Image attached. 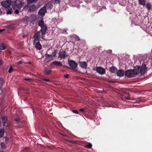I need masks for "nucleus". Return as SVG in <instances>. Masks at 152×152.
Instances as JSON below:
<instances>
[{"label":"nucleus","mask_w":152,"mask_h":152,"mask_svg":"<svg viewBox=\"0 0 152 152\" xmlns=\"http://www.w3.org/2000/svg\"><path fill=\"white\" fill-rule=\"evenodd\" d=\"M24 2L19 0H16L12 2V6L13 9H20L24 5Z\"/></svg>","instance_id":"f257e3e1"},{"label":"nucleus","mask_w":152,"mask_h":152,"mask_svg":"<svg viewBox=\"0 0 152 152\" xmlns=\"http://www.w3.org/2000/svg\"><path fill=\"white\" fill-rule=\"evenodd\" d=\"M47 12L46 6H44L42 7L39 11L37 16L39 18H42Z\"/></svg>","instance_id":"f03ea898"},{"label":"nucleus","mask_w":152,"mask_h":152,"mask_svg":"<svg viewBox=\"0 0 152 152\" xmlns=\"http://www.w3.org/2000/svg\"><path fill=\"white\" fill-rule=\"evenodd\" d=\"M134 69L128 70L125 72V76L129 78H132L134 77L135 75Z\"/></svg>","instance_id":"7ed1b4c3"},{"label":"nucleus","mask_w":152,"mask_h":152,"mask_svg":"<svg viewBox=\"0 0 152 152\" xmlns=\"http://www.w3.org/2000/svg\"><path fill=\"white\" fill-rule=\"evenodd\" d=\"M68 64L71 68V69L75 70L77 66V64L74 61L71 60L68 61Z\"/></svg>","instance_id":"20e7f679"},{"label":"nucleus","mask_w":152,"mask_h":152,"mask_svg":"<svg viewBox=\"0 0 152 152\" xmlns=\"http://www.w3.org/2000/svg\"><path fill=\"white\" fill-rule=\"evenodd\" d=\"M11 1L10 0H6L1 2V5L5 8L9 7L11 5Z\"/></svg>","instance_id":"39448f33"},{"label":"nucleus","mask_w":152,"mask_h":152,"mask_svg":"<svg viewBox=\"0 0 152 152\" xmlns=\"http://www.w3.org/2000/svg\"><path fill=\"white\" fill-rule=\"evenodd\" d=\"M55 66H62V64L60 61H55L52 62L51 64L50 65V67L51 68H53Z\"/></svg>","instance_id":"423d86ee"},{"label":"nucleus","mask_w":152,"mask_h":152,"mask_svg":"<svg viewBox=\"0 0 152 152\" xmlns=\"http://www.w3.org/2000/svg\"><path fill=\"white\" fill-rule=\"evenodd\" d=\"M38 9L37 6L34 4H29V12H34Z\"/></svg>","instance_id":"0eeeda50"},{"label":"nucleus","mask_w":152,"mask_h":152,"mask_svg":"<svg viewBox=\"0 0 152 152\" xmlns=\"http://www.w3.org/2000/svg\"><path fill=\"white\" fill-rule=\"evenodd\" d=\"M96 72L101 75H103L105 73V70L101 67H97L96 69Z\"/></svg>","instance_id":"6e6552de"},{"label":"nucleus","mask_w":152,"mask_h":152,"mask_svg":"<svg viewBox=\"0 0 152 152\" xmlns=\"http://www.w3.org/2000/svg\"><path fill=\"white\" fill-rule=\"evenodd\" d=\"M59 57L61 58H64L67 56L69 54H66L64 50L60 51L59 53Z\"/></svg>","instance_id":"1a4fd4ad"},{"label":"nucleus","mask_w":152,"mask_h":152,"mask_svg":"<svg viewBox=\"0 0 152 152\" xmlns=\"http://www.w3.org/2000/svg\"><path fill=\"white\" fill-rule=\"evenodd\" d=\"M116 74L117 75L120 77H123L124 74L125 75V73L124 71L122 69H119L118 70H117Z\"/></svg>","instance_id":"9d476101"},{"label":"nucleus","mask_w":152,"mask_h":152,"mask_svg":"<svg viewBox=\"0 0 152 152\" xmlns=\"http://www.w3.org/2000/svg\"><path fill=\"white\" fill-rule=\"evenodd\" d=\"M147 69L145 64H143L141 66V74L142 75H144L146 72Z\"/></svg>","instance_id":"9b49d317"},{"label":"nucleus","mask_w":152,"mask_h":152,"mask_svg":"<svg viewBox=\"0 0 152 152\" xmlns=\"http://www.w3.org/2000/svg\"><path fill=\"white\" fill-rule=\"evenodd\" d=\"M41 29L40 31L41 32V34L43 35H45L46 34L47 30V26H44L41 27Z\"/></svg>","instance_id":"f8f14e48"},{"label":"nucleus","mask_w":152,"mask_h":152,"mask_svg":"<svg viewBox=\"0 0 152 152\" xmlns=\"http://www.w3.org/2000/svg\"><path fill=\"white\" fill-rule=\"evenodd\" d=\"M80 66L83 69H86L87 64L86 62H80L79 63Z\"/></svg>","instance_id":"ddd939ff"},{"label":"nucleus","mask_w":152,"mask_h":152,"mask_svg":"<svg viewBox=\"0 0 152 152\" xmlns=\"http://www.w3.org/2000/svg\"><path fill=\"white\" fill-rule=\"evenodd\" d=\"M52 70L50 69H48L45 68L43 71V72L45 75H48L50 74Z\"/></svg>","instance_id":"4468645a"},{"label":"nucleus","mask_w":152,"mask_h":152,"mask_svg":"<svg viewBox=\"0 0 152 152\" xmlns=\"http://www.w3.org/2000/svg\"><path fill=\"white\" fill-rule=\"evenodd\" d=\"M134 72L135 75L141 73V66H137L136 68L134 69Z\"/></svg>","instance_id":"2eb2a0df"},{"label":"nucleus","mask_w":152,"mask_h":152,"mask_svg":"<svg viewBox=\"0 0 152 152\" xmlns=\"http://www.w3.org/2000/svg\"><path fill=\"white\" fill-rule=\"evenodd\" d=\"M40 33L39 31H37L36 32L34 35V38L35 40L38 41L39 39V36Z\"/></svg>","instance_id":"dca6fc26"},{"label":"nucleus","mask_w":152,"mask_h":152,"mask_svg":"<svg viewBox=\"0 0 152 152\" xmlns=\"http://www.w3.org/2000/svg\"><path fill=\"white\" fill-rule=\"evenodd\" d=\"M35 47L37 50H40L42 48V45L39 41L35 43Z\"/></svg>","instance_id":"f3484780"},{"label":"nucleus","mask_w":152,"mask_h":152,"mask_svg":"<svg viewBox=\"0 0 152 152\" xmlns=\"http://www.w3.org/2000/svg\"><path fill=\"white\" fill-rule=\"evenodd\" d=\"M38 23L39 26L40 27H42L46 25L45 24L44 20L42 18H41L40 20H39L38 22Z\"/></svg>","instance_id":"a211bd4d"},{"label":"nucleus","mask_w":152,"mask_h":152,"mask_svg":"<svg viewBox=\"0 0 152 152\" xmlns=\"http://www.w3.org/2000/svg\"><path fill=\"white\" fill-rule=\"evenodd\" d=\"M110 71L112 73H115L117 71V69L115 67L113 66L111 67H110L109 68Z\"/></svg>","instance_id":"6ab92c4d"},{"label":"nucleus","mask_w":152,"mask_h":152,"mask_svg":"<svg viewBox=\"0 0 152 152\" xmlns=\"http://www.w3.org/2000/svg\"><path fill=\"white\" fill-rule=\"evenodd\" d=\"M7 120V118L6 116L3 117L1 118L2 122L3 123V126H5Z\"/></svg>","instance_id":"aec40b11"},{"label":"nucleus","mask_w":152,"mask_h":152,"mask_svg":"<svg viewBox=\"0 0 152 152\" xmlns=\"http://www.w3.org/2000/svg\"><path fill=\"white\" fill-rule=\"evenodd\" d=\"M145 6L146 8L149 11L151 8L152 5L150 3L148 2L146 4H145Z\"/></svg>","instance_id":"412c9836"},{"label":"nucleus","mask_w":152,"mask_h":152,"mask_svg":"<svg viewBox=\"0 0 152 152\" xmlns=\"http://www.w3.org/2000/svg\"><path fill=\"white\" fill-rule=\"evenodd\" d=\"M53 3L54 5L58 4L59 5H60V3L61 0H53Z\"/></svg>","instance_id":"4be33fe9"},{"label":"nucleus","mask_w":152,"mask_h":152,"mask_svg":"<svg viewBox=\"0 0 152 152\" xmlns=\"http://www.w3.org/2000/svg\"><path fill=\"white\" fill-rule=\"evenodd\" d=\"M145 0H138V3L139 5L144 6L145 5Z\"/></svg>","instance_id":"5701e85b"},{"label":"nucleus","mask_w":152,"mask_h":152,"mask_svg":"<svg viewBox=\"0 0 152 152\" xmlns=\"http://www.w3.org/2000/svg\"><path fill=\"white\" fill-rule=\"evenodd\" d=\"M36 15L35 14H32L31 16L30 19L31 21H34L36 18Z\"/></svg>","instance_id":"b1692460"},{"label":"nucleus","mask_w":152,"mask_h":152,"mask_svg":"<svg viewBox=\"0 0 152 152\" xmlns=\"http://www.w3.org/2000/svg\"><path fill=\"white\" fill-rule=\"evenodd\" d=\"M4 133V129H0V138H1L3 137Z\"/></svg>","instance_id":"393cba45"},{"label":"nucleus","mask_w":152,"mask_h":152,"mask_svg":"<svg viewBox=\"0 0 152 152\" xmlns=\"http://www.w3.org/2000/svg\"><path fill=\"white\" fill-rule=\"evenodd\" d=\"M28 17L25 16L23 18V22L25 24L28 23Z\"/></svg>","instance_id":"a878e982"},{"label":"nucleus","mask_w":152,"mask_h":152,"mask_svg":"<svg viewBox=\"0 0 152 152\" xmlns=\"http://www.w3.org/2000/svg\"><path fill=\"white\" fill-rule=\"evenodd\" d=\"M53 2L48 3L47 5V7L48 9L51 10L53 8Z\"/></svg>","instance_id":"bb28decb"},{"label":"nucleus","mask_w":152,"mask_h":152,"mask_svg":"<svg viewBox=\"0 0 152 152\" xmlns=\"http://www.w3.org/2000/svg\"><path fill=\"white\" fill-rule=\"evenodd\" d=\"M45 56L46 57L49 58V61L52 59L53 58V57H52V55L50 54H48L47 53H46Z\"/></svg>","instance_id":"cd10ccee"},{"label":"nucleus","mask_w":152,"mask_h":152,"mask_svg":"<svg viewBox=\"0 0 152 152\" xmlns=\"http://www.w3.org/2000/svg\"><path fill=\"white\" fill-rule=\"evenodd\" d=\"M5 49V47L3 44H0V53L1 50Z\"/></svg>","instance_id":"c85d7f7f"},{"label":"nucleus","mask_w":152,"mask_h":152,"mask_svg":"<svg viewBox=\"0 0 152 152\" xmlns=\"http://www.w3.org/2000/svg\"><path fill=\"white\" fill-rule=\"evenodd\" d=\"M74 39H74L75 41H80V39L79 37L78 36L76 35H75L74 36Z\"/></svg>","instance_id":"c756f323"},{"label":"nucleus","mask_w":152,"mask_h":152,"mask_svg":"<svg viewBox=\"0 0 152 152\" xmlns=\"http://www.w3.org/2000/svg\"><path fill=\"white\" fill-rule=\"evenodd\" d=\"M1 145V147L2 149H5L6 146L4 142H2L0 144Z\"/></svg>","instance_id":"7c9ffc66"},{"label":"nucleus","mask_w":152,"mask_h":152,"mask_svg":"<svg viewBox=\"0 0 152 152\" xmlns=\"http://www.w3.org/2000/svg\"><path fill=\"white\" fill-rule=\"evenodd\" d=\"M92 146V144L90 143H88L86 145L85 147L87 148H91Z\"/></svg>","instance_id":"2f4dec72"},{"label":"nucleus","mask_w":152,"mask_h":152,"mask_svg":"<svg viewBox=\"0 0 152 152\" xmlns=\"http://www.w3.org/2000/svg\"><path fill=\"white\" fill-rule=\"evenodd\" d=\"M68 142L73 143V144H77V141H74L71 140H67Z\"/></svg>","instance_id":"473e14b6"},{"label":"nucleus","mask_w":152,"mask_h":152,"mask_svg":"<svg viewBox=\"0 0 152 152\" xmlns=\"http://www.w3.org/2000/svg\"><path fill=\"white\" fill-rule=\"evenodd\" d=\"M56 50H53V52L52 53L51 55H52V57H55L56 56Z\"/></svg>","instance_id":"72a5a7b5"},{"label":"nucleus","mask_w":152,"mask_h":152,"mask_svg":"<svg viewBox=\"0 0 152 152\" xmlns=\"http://www.w3.org/2000/svg\"><path fill=\"white\" fill-rule=\"evenodd\" d=\"M37 1L38 0H29V4L31 3H36Z\"/></svg>","instance_id":"f704fd0d"},{"label":"nucleus","mask_w":152,"mask_h":152,"mask_svg":"<svg viewBox=\"0 0 152 152\" xmlns=\"http://www.w3.org/2000/svg\"><path fill=\"white\" fill-rule=\"evenodd\" d=\"M12 13V10H8L7 12V14H11Z\"/></svg>","instance_id":"c9c22d12"},{"label":"nucleus","mask_w":152,"mask_h":152,"mask_svg":"<svg viewBox=\"0 0 152 152\" xmlns=\"http://www.w3.org/2000/svg\"><path fill=\"white\" fill-rule=\"evenodd\" d=\"M12 70H13V69H12V67L11 66V67H10V68H9V69L8 70V72L9 73H11L12 72Z\"/></svg>","instance_id":"e433bc0d"},{"label":"nucleus","mask_w":152,"mask_h":152,"mask_svg":"<svg viewBox=\"0 0 152 152\" xmlns=\"http://www.w3.org/2000/svg\"><path fill=\"white\" fill-rule=\"evenodd\" d=\"M72 111L73 113H75L77 114H79L77 110H73Z\"/></svg>","instance_id":"4c0bfd02"},{"label":"nucleus","mask_w":152,"mask_h":152,"mask_svg":"<svg viewBox=\"0 0 152 152\" xmlns=\"http://www.w3.org/2000/svg\"><path fill=\"white\" fill-rule=\"evenodd\" d=\"M20 120V119L18 118H15L14 119V121L16 122L19 121Z\"/></svg>","instance_id":"58836bf2"},{"label":"nucleus","mask_w":152,"mask_h":152,"mask_svg":"<svg viewBox=\"0 0 152 152\" xmlns=\"http://www.w3.org/2000/svg\"><path fill=\"white\" fill-rule=\"evenodd\" d=\"M42 80L44 81H50V80L48 79H47L45 78H43L42 79Z\"/></svg>","instance_id":"ea45409f"},{"label":"nucleus","mask_w":152,"mask_h":152,"mask_svg":"<svg viewBox=\"0 0 152 152\" xmlns=\"http://www.w3.org/2000/svg\"><path fill=\"white\" fill-rule=\"evenodd\" d=\"M69 77V75L68 74H65L64 75V77L66 78H68Z\"/></svg>","instance_id":"a19ab883"},{"label":"nucleus","mask_w":152,"mask_h":152,"mask_svg":"<svg viewBox=\"0 0 152 152\" xmlns=\"http://www.w3.org/2000/svg\"><path fill=\"white\" fill-rule=\"evenodd\" d=\"M22 63V61H19L17 62V64H21Z\"/></svg>","instance_id":"79ce46f5"},{"label":"nucleus","mask_w":152,"mask_h":152,"mask_svg":"<svg viewBox=\"0 0 152 152\" xmlns=\"http://www.w3.org/2000/svg\"><path fill=\"white\" fill-rule=\"evenodd\" d=\"M15 12L16 14H18L19 13V11L18 10H16L15 11Z\"/></svg>","instance_id":"37998d69"},{"label":"nucleus","mask_w":152,"mask_h":152,"mask_svg":"<svg viewBox=\"0 0 152 152\" xmlns=\"http://www.w3.org/2000/svg\"><path fill=\"white\" fill-rule=\"evenodd\" d=\"M3 79L0 78V83H3Z\"/></svg>","instance_id":"c03bdc74"},{"label":"nucleus","mask_w":152,"mask_h":152,"mask_svg":"<svg viewBox=\"0 0 152 152\" xmlns=\"http://www.w3.org/2000/svg\"><path fill=\"white\" fill-rule=\"evenodd\" d=\"M3 63V61L2 60L0 59V65H1Z\"/></svg>","instance_id":"a18cd8bd"},{"label":"nucleus","mask_w":152,"mask_h":152,"mask_svg":"<svg viewBox=\"0 0 152 152\" xmlns=\"http://www.w3.org/2000/svg\"><path fill=\"white\" fill-rule=\"evenodd\" d=\"M41 38L42 39L45 40V36L44 35H43L41 36Z\"/></svg>","instance_id":"49530a36"},{"label":"nucleus","mask_w":152,"mask_h":152,"mask_svg":"<svg viewBox=\"0 0 152 152\" xmlns=\"http://www.w3.org/2000/svg\"><path fill=\"white\" fill-rule=\"evenodd\" d=\"M79 110L81 112H83L84 111V110L83 109H79Z\"/></svg>","instance_id":"de8ad7c7"},{"label":"nucleus","mask_w":152,"mask_h":152,"mask_svg":"<svg viewBox=\"0 0 152 152\" xmlns=\"http://www.w3.org/2000/svg\"><path fill=\"white\" fill-rule=\"evenodd\" d=\"M4 31V29H0V32H2L3 31Z\"/></svg>","instance_id":"09e8293b"},{"label":"nucleus","mask_w":152,"mask_h":152,"mask_svg":"<svg viewBox=\"0 0 152 152\" xmlns=\"http://www.w3.org/2000/svg\"><path fill=\"white\" fill-rule=\"evenodd\" d=\"M0 152H4L3 150L1 148H0Z\"/></svg>","instance_id":"8fccbe9b"},{"label":"nucleus","mask_w":152,"mask_h":152,"mask_svg":"<svg viewBox=\"0 0 152 152\" xmlns=\"http://www.w3.org/2000/svg\"><path fill=\"white\" fill-rule=\"evenodd\" d=\"M27 1V2L28 4H27V6H28V0H26Z\"/></svg>","instance_id":"3c124183"},{"label":"nucleus","mask_w":152,"mask_h":152,"mask_svg":"<svg viewBox=\"0 0 152 152\" xmlns=\"http://www.w3.org/2000/svg\"><path fill=\"white\" fill-rule=\"evenodd\" d=\"M5 140H7L8 139V138L7 137H5Z\"/></svg>","instance_id":"603ef678"},{"label":"nucleus","mask_w":152,"mask_h":152,"mask_svg":"<svg viewBox=\"0 0 152 152\" xmlns=\"http://www.w3.org/2000/svg\"><path fill=\"white\" fill-rule=\"evenodd\" d=\"M25 80H28V78H26L24 79Z\"/></svg>","instance_id":"864d4df0"},{"label":"nucleus","mask_w":152,"mask_h":152,"mask_svg":"<svg viewBox=\"0 0 152 152\" xmlns=\"http://www.w3.org/2000/svg\"><path fill=\"white\" fill-rule=\"evenodd\" d=\"M29 64H31V63L30 61H29Z\"/></svg>","instance_id":"5fc2aeb1"},{"label":"nucleus","mask_w":152,"mask_h":152,"mask_svg":"<svg viewBox=\"0 0 152 152\" xmlns=\"http://www.w3.org/2000/svg\"><path fill=\"white\" fill-rule=\"evenodd\" d=\"M25 37H26V36H23V38H25Z\"/></svg>","instance_id":"6e6d98bb"},{"label":"nucleus","mask_w":152,"mask_h":152,"mask_svg":"<svg viewBox=\"0 0 152 152\" xmlns=\"http://www.w3.org/2000/svg\"><path fill=\"white\" fill-rule=\"evenodd\" d=\"M29 81L30 80V79L29 78Z\"/></svg>","instance_id":"4d7b16f0"}]
</instances>
